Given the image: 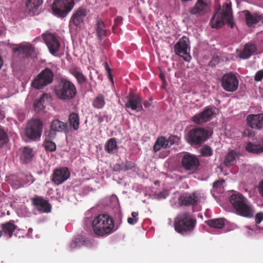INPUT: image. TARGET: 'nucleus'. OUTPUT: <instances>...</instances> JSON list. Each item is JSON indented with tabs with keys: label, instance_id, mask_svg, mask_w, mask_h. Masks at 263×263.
Instances as JSON below:
<instances>
[{
	"label": "nucleus",
	"instance_id": "412c9836",
	"mask_svg": "<svg viewBox=\"0 0 263 263\" xmlns=\"http://www.w3.org/2000/svg\"><path fill=\"white\" fill-rule=\"evenodd\" d=\"M14 53L24 55L26 57H32L35 53L34 47L30 44H21L12 49Z\"/></svg>",
	"mask_w": 263,
	"mask_h": 263
},
{
	"label": "nucleus",
	"instance_id": "473e14b6",
	"mask_svg": "<svg viewBox=\"0 0 263 263\" xmlns=\"http://www.w3.org/2000/svg\"><path fill=\"white\" fill-rule=\"evenodd\" d=\"M205 223L211 228L222 229L225 225L224 219L217 218L208 220Z\"/></svg>",
	"mask_w": 263,
	"mask_h": 263
},
{
	"label": "nucleus",
	"instance_id": "1a4fd4ad",
	"mask_svg": "<svg viewBox=\"0 0 263 263\" xmlns=\"http://www.w3.org/2000/svg\"><path fill=\"white\" fill-rule=\"evenodd\" d=\"M189 44V39L185 36H183L174 46L175 54L182 57L183 60L187 62H189L191 59L189 54L190 50Z\"/></svg>",
	"mask_w": 263,
	"mask_h": 263
},
{
	"label": "nucleus",
	"instance_id": "20e7f679",
	"mask_svg": "<svg viewBox=\"0 0 263 263\" xmlns=\"http://www.w3.org/2000/svg\"><path fill=\"white\" fill-rule=\"evenodd\" d=\"M55 92L60 99L70 100L76 97L77 90L72 82L66 78H61L59 80Z\"/></svg>",
	"mask_w": 263,
	"mask_h": 263
},
{
	"label": "nucleus",
	"instance_id": "423d86ee",
	"mask_svg": "<svg viewBox=\"0 0 263 263\" xmlns=\"http://www.w3.org/2000/svg\"><path fill=\"white\" fill-rule=\"evenodd\" d=\"M209 138V132L202 127L191 129L186 136V140L192 146H200Z\"/></svg>",
	"mask_w": 263,
	"mask_h": 263
},
{
	"label": "nucleus",
	"instance_id": "49530a36",
	"mask_svg": "<svg viewBox=\"0 0 263 263\" xmlns=\"http://www.w3.org/2000/svg\"><path fill=\"white\" fill-rule=\"evenodd\" d=\"M103 65L105 67V69L107 73L108 78L111 82H113V77L111 73V69L109 67L108 64L107 62H105L103 63Z\"/></svg>",
	"mask_w": 263,
	"mask_h": 263
},
{
	"label": "nucleus",
	"instance_id": "680f3d73",
	"mask_svg": "<svg viewBox=\"0 0 263 263\" xmlns=\"http://www.w3.org/2000/svg\"><path fill=\"white\" fill-rule=\"evenodd\" d=\"M2 235H3V233H2V229L1 230L0 229V237L2 236Z\"/></svg>",
	"mask_w": 263,
	"mask_h": 263
},
{
	"label": "nucleus",
	"instance_id": "4be33fe9",
	"mask_svg": "<svg viewBox=\"0 0 263 263\" xmlns=\"http://www.w3.org/2000/svg\"><path fill=\"white\" fill-rule=\"evenodd\" d=\"M179 201L184 205H197L199 201V196L196 193H185L180 197Z\"/></svg>",
	"mask_w": 263,
	"mask_h": 263
},
{
	"label": "nucleus",
	"instance_id": "79ce46f5",
	"mask_svg": "<svg viewBox=\"0 0 263 263\" xmlns=\"http://www.w3.org/2000/svg\"><path fill=\"white\" fill-rule=\"evenodd\" d=\"M122 171L133 170L136 165L135 163L130 161H126L125 163L124 164L122 163Z\"/></svg>",
	"mask_w": 263,
	"mask_h": 263
},
{
	"label": "nucleus",
	"instance_id": "5fc2aeb1",
	"mask_svg": "<svg viewBox=\"0 0 263 263\" xmlns=\"http://www.w3.org/2000/svg\"><path fill=\"white\" fill-rule=\"evenodd\" d=\"M127 222L130 224H136L138 221H137L136 219H134L132 217H128L127 219Z\"/></svg>",
	"mask_w": 263,
	"mask_h": 263
},
{
	"label": "nucleus",
	"instance_id": "f3484780",
	"mask_svg": "<svg viewBox=\"0 0 263 263\" xmlns=\"http://www.w3.org/2000/svg\"><path fill=\"white\" fill-rule=\"evenodd\" d=\"M246 123L252 129H263V114H250L247 116Z\"/></svg>",
	"mask_w": 263,
	"mask_h": 263
},
{
	"label": "nucleus",
	"instance_id": "4d7b16f0",
	"mask_svg": "<svg viewBox=\"0 0 263 263\" xmlns=\"http://www.w3.org/2000/svg\"><path fill=\"white\" fill-rule=\"evenodd\" d=\"M244 134L246 136L250 137L251 136V132L249 130H246L244 132Z\"/></svg>",
	"mask_w": 263,
	"mask_h": 263
},
{
	"label": "nucleus",
	"instance_id": "393cba45",
	"mask_svg": "<svg viewBox=\"0 0 263 263\" xmlns=\"http://www.w3.org/2000/svg\"><path fill=\"white\" fill-rule=\"evenodd\" d=\"M0 228L2 229V233L8 238H11L14 231L17 228V226L14 224L13 220H10L8 222L0 224Z\"/></svg>",
	"mask_w": 263,
	"mask_h": 263
},
{
	"label": "nucleus",
	"instance_id": "aec40b11",
	"mask_svg": "<svg viewBox=\"0 0 263 263\" xmlns=\"http://www.w3.org/2000/svg\"><path fill=\"white\" fill-rule=\"evenodd\" d=\"M214 111L212 108H208L203 110L199 114H196L192 117V121L197 124H201L203 123L209 121Z\"/></svg>",
	"mask_w": 263,
	"mask_h": 263
},
{
	"label": "nucleus",
	"instance_id": "4468645a",
	"mask_svg": "<svg viewBox=\"0 0 263 263\" xmlns=\"http://www.w3.org/2000/svg\"><path fill=\"white\" fill-rule=\"evenodd\" d=\"M42 36L51 54H54L59 51L60 43L54 34L46 33L42 34Z\"/></svg>",
	"mask_w": 263,
	"mask_h": 263
},
{
	"label": "nucleus",
	"instance_id": "bf43d9fd",
	"mask_svg": "<svg viewBox=\"0 0 263 263\" xmlns=\"http://www.w3.org/2000/svg\"><path fill=\"white\" fill-rule=\"evenodd\" d=\"M76 247V242L75 241H73L71 245H70V247L71 248H74Z\"/></svg>",
	"mask_w": 263,
	"mask_h": 263
},
{
	"label": "nucleus",
	"instance_id": "7ed1b4c3",
	"mask_svg": "<svg viewBox=\"0 0 263 263\" xmlns=\"http://www.w3.org/2000/svg\"><path fill=\"white\" fill-rule=\"evenodd\" d=\"M92 228L97 236H106L114 231V222L108 215L100 214L92 221Z\"/></svg>",
	"mask_w": 263,
	"mask_h": 263
},
{
	"label": "nucleus",
	"instance_id": "0eeeda50",
	"mask_svg": "<svg viewBox=\"0 0 263 263\" xmlns=\"http://www.w3.org/2000/svg\"><path fill=\"white\" fill-rule=\"evenodd\" d=\"M53 77L52 71L49 68H45L36 76L31 85L36 89H43L53 82Z\"/></svg>",
	"mask_w": 263,
	"mask_h": 263
},
{
	"label": "nucleus",
	"instance_id": "f704fd0d",
	"mask_svg": "<svg viewBox=\"0 0 263 263\" xmlns=\"http://www.w3.org/2000/svg\"><path fill=\"white\" fill-rule=\"evenodd\" d=\"M68 121L70 126L74 130H77L79 128L80 121L79 117L77 114L71 113L68 117Z\"/></svg>",
	"mask_w": 263,
	"mask_h": 263
},
{
	"label": "nucleus",
	"instance_id": "f8f14e48",
	"mask_svg": "<svg viewBox=\"0 0 263 263\" xmlns=\"http://www.w3.org/2000/svg\"><path fill=\"white\" fill-rule=\"evenodd\" d=\"M211 8V0H197L194 6L190 9L189 12L196 16H202L208 13Z\"/></svg>",
	"mask_w": 263,
	"mask_h": 263
},
{
	"label": "nucleus",
	"instance_id": "864d4df0",
	"mask_svg": "<svg viewBox=\"0 0 263 263\" xmlns=\"http://www.w3.org/2000/svg\"><path fill=\"white\" fill-rule=\"evenodd\" d=\"M152 99H149L148 100L145 101L143 102V105L145 107H148L152 105Z\"/></svg>",
	"mask_w": 263,
	"mask_h": 263
},
{
	"label": "nucleus",
	"instance_id": "9d476101",
	"mask_svg": "<svg viewBox=\"0 0 263 263\" xmlns=\"http://www.w3.org/2000/svg\"><path fill=\"white\" fill-rule=\"evenodd\" d=\"M43 126V123L39 119L30 121L26 128V136L32 140L40 138L42 133Z\"/></svg>",
	"mask_w": 263,
	"mask_h": 263
},
{
	"label": "nucleus",
	"instance_id": "6e6d98bb",
	"mask_svg": "<svg viewBox=\"0 0 263 263\" xmlns=\"http://www.w3.org/2000/svg\"><path fill=\"white\" fill-rule=\"evenodd\" d=\"M138 212H133L131 214L132 215V217L134 219H136L137 220V221H138Z\"/></svg>",
	"mask_w": 263,
	"mask_h": 263
},
{
	"label": "nucleus",
	"instance_id": "2eb2a0df",
	"mask_svg": "<svg viewBox=\"0 0 263 263\" xmlns=\"http://www.w3.org/2000/svg\"><path fill=\"white\" fill-rule=\"evenodd\" d=\"M70 176V172L67 167L55 169L52 174V181L57 185L63 183Z\"/></svg>",
	"mask_w": 263,
	"mask_h": 263
},
{
	"label": "nucleus",
	"instance_id": "052dcab7",
	"mask_svg": "<svg viewBox=\"0 0 263 263\" xmlns=\"http://www.w3.org/2000/svg\"><path fill=\"white\" fill-rule=\"evenodd\" d=\"M3 65V60L1 57L0 56V69L1 68L2 66Z\"/></svg>",
	"mask_w": 263,
	"mask_h": 263
},
{
	"label": "nucleus",
	"instance_id": "9b49d317",
	"mask_svg": "<svg viewBox=\"0 0 263 263\" xmlns=\"http://www.w3.org/2000/svg\"><path fill=\"white\" fill-rule=\"evenodd\" d=\"M238 80L232 72L224 74L221 80V85L224 90L229 92L235 91L238 87Z\"/></svg>",
	"mask_w": 263,
	"mask_h": 263
},
{
	"label": "nucleus",
	"instance_id": "a19ab883",
	"mask_svg": "<svg viewBox=\"0 0 263 263\" xmlns=\"http://www.w3.org/2000/svg\"><path fill=\"white\" fill-rule=\"evenodd\" d=\"M201 155L204 157H210L213 155V150L209 145H204L201 149Z\"/></svg>",
	"mask_w": 263,
	"mask_h": 263
},
{
	"label": "nucleus",
	"instance_id": "f257e3e1",
	"mask_svg": "<svg viewBox=\"0 0 263 263\" xmlns=\"http://www.w3.org/2000/svg\"><path fill=\"white\" fill-rule=\"evenodd\" d=\"M197 220L192 214L187 212L179 213L175 218L174 226L178 233L186 235L192 233L196 227Z\"/></svg>",
	"mask_w": 263,
	"mask_h": 263
},
{
	"label": "nucleus",
	"instance_id": "6e6552de",
	"mask_svg": "<svg viewBox=\"0 0 263 263\" xmlns=\"http://www.w3.org/2000/svg\"><path fill=\"white\" fill-rule=\"evenodd\" d=\"M74 5V0H54L52 5V10L54 15L65 17L72 10Z\"/></svg>",
	"mask_w": 263,
	"mask_h": 263
},
{
	"label": "nucleus",
	"instance_id": "c03bdc74",
	"mask_svg": "<svg viewBox=\"0 0 263 263\" xmlns=\"http://www.w3.org/2000/svg\"><path fill=\"white\" fill-rule=\"evenodd\" d=\"M255 222L256 227L263 221V212H258L254 216Z\"/></svg>",
	"mask_w": 263,
	"mask_h": 263
},
{
	"label": "nucleus",
	"instance_id": "bb28decb",
	"mask_svg": "<svg viewBox=\"0 0 263 263\" xmlns=\"http://www.w3.org/2000/svg\"><path fill=\"white\" fill-rule=\"evenodd\" d=\"M70 72L76 79L78 84L82 85L87 82V78L80 68L74 67L70 69Z\"/></svg>",
	"mask_w": 263,
	"mask_h": 263
},
{
	"label": "nucleus",
	"instance_id": "72a5a7b5",
	"mask_svg": "<svg viewBox=\"0 0 263 263\" xmlns=\"http://www.w3.org/2000/svg\"><path fill=\"white\" fill-rule=\"evenodd\" d=\"M47 94L43 93L39 99L34 101V108L35 111L39 112L44 108L45 100L47 99Z\"/></svg>",
	"mask_w": 263,
	"mask_h": 263
},
{
	"label": "nucleus",
	"instance_id": "6ab92c4d",
	"mask_svg": "<svg viewBox=\"0 0 263 263\" xmlns=\"http://www.w3.org/2000/svg\"><path fill=\"white\" fill-rule=\"evenodd\" d=\"M245 149L253 154H259L263 152V138H255L252 142H248L245 146Z\"/></svg>",
	"mask_w": 263,
	"mask_h": 263
},
{
	"label": "nucleus",
	"instance_id": "ddd939ff",
	"mask_svg": "<svg viewBox=\"0 0 263 263\" xmlns=\"http://www.w3.org/2000/svg\"><path fill=\"white\" fill-rule=\"evenodd\" d=\"M181 164L185 170L195 172L198 170L200 162L195 155L185 153L181 158Z\"/></svg>",
	"mask_w": 263,
	"mask_h": 263
},
{
	"label": "nucleus",
	"instance_id": "c756f323",
	"mask_svg": "<svg viewBox=\"0 0 263 263\" xmlns=\"http://www.w3.org/2000/svg\"><path fill=\"white\" fill-rule=\"evenodd\" d=\"M256 51V46L252 43L246 44L243 49L239 54V57L242 59H247L252 55Z\"/></svg>",
	"mask_w": 263,
	"mask_h": 263
},
{
	"label": "nucleus",
	"instance_id": "37998d69",
	"mask_svg": "<svg viewBox=\"0 0 263 263\" xmlns=\"http://www.w3.org/2000/svg\"><path fill=\"white\" fill-rule=\"evenodd\" d=\"M8 140V136L6 133L3 129H0V147L6 143Z\"/></svg>",
	"mask_w": 263,
	"mask_h": 263
},
{
	"label": "nucleus",
	"instance_id": "13d9d810",
	"mask_svg": "<svg viewBox=\"0 0 263 263\" xmlns=\"http://www.w3.org/2000/svg\"><path fill=\"white\" fill-rule=\"evenodd\" d=\"M159 77L161 79V80L164 82L165 81V76H164V74L162 73V72H161L160 74H159Z\"/></svg>",
	"mask_w": 263,
	"mask_h": 263
},
{
	"label": "nucleus",
	"instance_id": "b1692460",
	"mask_svg": "<svg viewBox=\"0 0 263 263\" xmlns=\"http://www.w3.org/2000/svg\"><path fill=\"white\" fill-rule=\"evenodd\" d=\"M95 28L97 38L99 41H101L104 37L107 36L106 26L101 18H98L97 19Z\"/></svg>",
	"mask_w": 263,
	"mask_h": 263
},
{
	"label": "nucleus",
	"instance_id": "7c9ffc66",
	"mask_svg": "<svg viewBox=\"0 0 263 263\" xmlns=\"http://www.w3.org/2000/svg\"><path fill=\"white\" fill-rule=\"evenodd\" d=\"M50 129L58 132L68 131V127L67 123L58 119H55L51 121L50 125Z\"/></svg>",
	"mask_w": 263,
	"mask_h": 263
},
{
	"label": "nucleus",
	"instance_id": "a211bd4d",
	"mask_svg": "<svg viewBox=\"0 0 263 263\" xmlns=\"http://www.w3.org/2000/svg\"><path fill=\"white\" fill-rule=\"evenodd\" d=\"M127 101L125 104L126 108H130L133 110H143L142 98L138 95L131 93L127 97Z\"/></svg>",
	"mask_w": 263,
	"mask_h": 263
},
{
	"label": "nucleus",
	"instance_id": "dca6fc26",
	"mask_svg": "<svg viewBox=\"0 0 263 263\" xmlns=\"http://www.w3.org/2000/svg\"><path fill=\"white\" fill-rule=\"evenodd\" d=\"M32 205L41 213H49L51 212V206L49 201L43 197L35 195L31 199Z\"/></svg>",
	"mask_w": 263,
	"mask_h": 263
},
{
	"label": "nucleus",
	"instance_id": "5701e85b",
	"mask_svg": "<svg viewBox=\"0 0 263 263\" xmlns=\"http://www.w3.org/2000/svg\"><path fill=\"white\" fill-rule=\"evenodd\" d=\"M87 14V11L83 8L78 9L72 14L70 23L77 27H80L83 23L85 17Z\"/></svg>",
	"mask_w": 263,
	"mask_h": 263
},
{
	"label": "nucleus",
	"instance_id": "a878e982",
	"mask_svg": "<svg viewBox=\"0 0 263 263\" xmlns=\"http://www.w3.org/2000/svg\"><path fill=\"white\" fill-rule=\"evenodd\" d=\"M173 144V142L171 140L166 139L164 137H159L155 142L153 146V150L155 152H157L160 151L161 148H167L171 146Z\"/></svg>",
	"mask_w": 263,
	"mask_h": 263
},
{
	"label": "nucleus",
	"instance_id": "cd10ccee",
	"mask_svg": "<svg viewBox=\"0 0 263 263\" xmlns=\"http://www.w3.org/2000/svg\"><path fill=\"white\" fill-rule=\"evenodd\" d=\"M246 22L248 26L251 27L258 23L263 22V17L261 15L255 13L252 14L249 11H247L245 15Z\"/></svg>",
	"mask_w": 263,
	"mask_h": 263
},
{
	"label": "nucleus",
	"instance_id": "58836bf2",
	"mask_svg": "<svg viewBox=\"0 0 263 263\" xmlns=\"http://www.w3.org/2000/svg\"><path fill=\"white\" fill-rule=\"evenodd\" d=\"M43 145L47 151L54 152L56 150L57 146L55 143L52 141V140L47 139V138H45Z\"/></svg>",
	"mask_w": 263,
	"mask_h": 263
},
{
	"label": "nucleus",
	"instance_id": "8fccbe9b",
	"mask_svg": "<svg viewBox=\"0 0 263 263\" xmlns=\"http://www.w3.org/2000/svg\"><path fill=\"white\" fill-rule=\"evenodd\" d=\"M257 189L259 194L263 198V180L259 182Z\"/></svg>",
	"mask_w": 263,
	"mask_h": 263
},
{
	"label": "nucleus",
	"instance_id": "f03ea898",
	"mask_svg": "<svg viewBox=\"0 0 263 263\" xmlns=\"http://www.w3.org/2000/svg\"><path fill=\"white\" fill-rule=\"evenodd\" d=\"M230 202L238 215L249 218L254 217V209L248 202L247 199L240 193H237L231 195Z\"/></svg>",
	"mask_w": 263,
	"mask_h": 263
},
{
	"label": "nucleus",
	"instance_id": "3c124183",
	"mask_svg": "<svg viewBox=\"0 0 263 263\" xmlns=\"http://www.w3.org/2000/svg\"><path fill=\"white\" fill-rule=\"evenodd\" d=\"M22 186V183L20 181L16 180L15 182L12 184V186L13 189H17Z\"/></svg>",
	"mask_w": 263,
	"mask_h": 263
},
{
	"label": "nucleus",
	"instance_id": "a18cd8bd",
	"mask_svg": "<svg viewBox=\"0 0 263 263\" xmlns=\"http://www.w3.org/2000/svg\"><path fill=\"white\" fill-rule=\"evenodd\" d=\"M57 132L50 128V130L46 133V138L47 139L52 140L54 139L57 136Z\"/></svg>",
	"mask_w": 263,
	"mask_h": 263
},
{
	"label": "nucleus",
	"instance_id": "39448f33",
	"mask_svg": "<svg viewBox=\"0 0 263 263\" xmlns=\"http://www.w3.org/2000/svg\"><path fill=\"white\" fill-rule=\"evenodd\" d=\"M226 8L223 12L219 11L216 12L212 16L210 21V25L212 28H219L221 27L225 23L229 25L231 28L234 27L231 8L228 4H226Z\"/></svg>",
	"mask_w": 263,
	"mask_h": 263
},
{
	"label": "nucleus",
	"instance_id": "09e8293b",
	"mask_svg": "<svg viewBox=\"0 0 263 263\" xmlns=\"http://www.w3.org/2000/svg\"><path fill=\"white\" fill-rule=\"evenodd\" d=\"M123 18L120 16H118L116 17L114 20V25L112 27V29H114L115 27H117L118 26L120 25L122 22Z\"/></svg>",
	"mask_w": 263,
	"mask_h": 263
},
{
	"label": "nucleus",
	"instance_id": "ea45409f",
	"mask_svg": "<svg viewBox=\"0 0 263 263\" xmlns=\"http://www.w3.org/2000/svg\"><path fill=\"white\" fill-rule=\"evenodd\" d=\"M225 182L223 179H220L215 181L213 184V188L216 192H221L223 189V185Z\"/></svg>",
	"mask_w": 263,
	"mask_h": 263
},
{
	"label": "nucleus",
	"instance_id": "c85d7f7f",
	"mask_svg": "<svg viewBox=\"0 0 263 263\" xmlns=\"http://www.w3.org/2000/svg\"><path fill=\"white\" fill-rule=\"evenodd\" d=\"M43 2V0H27L26 2V9L33 15L39 14L38 9Z\"/></svg>",
	"mask_w": 263,
	"mask_h": 263
},
{
	"label": "nucleus",
	"instance_id": "e433bc0d",
	"mask_svg": "<svg viewBox=\"0 0 263 263\" xmlns=\"http://www.w3.org/2000/svg\"><path fill=\"white\" fill-rule=\"evenodd\" d=\"M32 157V151L28 147H24L21 155V159L24 163H28Z\"/></svg>",
	"mask_w": 263,
	"mask_h": 263
},
{
	"label": "nucleus",
	"instance_id": "de8ad7c7",
	"mask_svg": "<svg viewBox=\"0 0 263 263\" xmlns=\"http://www.w3.org/2000/svg\"><path fill=\"white\" fill-rule=\"evenodd\" d=\"M263 79V69L258 70L256 73L254 80L256 82L261 81Z\"/></svg>",
	"mask_w": 263,
	"mask_h": 263
},
{
	"label": "nucleus",
	"instance_id": "4c0bfd02",
	"mask_svg": "<svg viewBox=\"0 0 263 263\" xmlns=\"http://www.w3.org/2000/svg\"><path fill=\"white\" fill-rule=\"evenodd\" d=\"M117 148V145L116 139L113 138L109 139L105 146V151L108 153H112Z\"/></svg>",
	"mask_w": 263,
	"mask_h": 263
},
{
	"label": "nucleus",
	"instance_id": "2f4dec72",
	"mask_svg": "<svg viewBox=\"0 0 263 263\" xmlns=\"http://www.w3.org/2000/svg\"><path fill=\"white\" fill-rule=\"evenodd\" d=\"M239 154L234 150L229 151L225 156L224 164L229 167L234 165L236 162V159L239 158Z\"/></svg>",
	"mask_w": 263,
	"mask_h": 263
},
{
	"label": "nucleus",
	"instance_id": "603ef678",
	"mask_svg": "<svg viewBox=\"0 0 263 263\" xmlns=\"http://www.w3.org/2000/svg\"><path fill=\"white\" fill-rule=\"evenodd\" d=\"M122 168V165L121 164H116L114 166L113 171H121Z\"/></svg>",
	"mask_w": 263,
	"mask_h": 263
},
{
	"label": "nucleus",
	"instance_id": "c9c22d12",
	"mask_svg": "<svg viewBox=\"0 0 263 263\" xmlns=\"http://www.w3.org/2000/svg\"><path fill=\"white\" fill-rule=\"evenodd\" d=\"M105 104V97L103 94H99L95 97L92 102V106L93 107L97 109L102 108Z\"/></svg>",
	"mask_w": 263,
	"mask_h": 263
}]
</instances>
